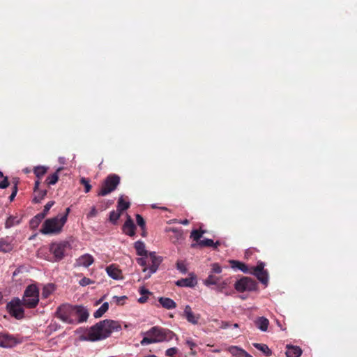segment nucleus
Masks as SVG:
<instances>
[{"label":"nucleus","instance_id":"nucleus-61","mask_svg":"<svg viewBox=\"0 0 357 357\" xmlns=\"http://www.w3.org/2000/svg\"><path fill=\"white\" fill-rule=\"evenodd\" d=\"M213 352H219L220 351V349H214L213 350Z\"/></svg>","mask_w":357,"mask_h":357},{"label":"nucleus","instance_id":"nucleus-37","mask_svg":"<svg viewBox=\"0 0 357 357\" xmlns=\"http://www.w3.org/2000/svg\"><path fill=\"white\" fill-rule=\"evenodd\" d=\"M204 231L192 230L190 237L197 243L200 241L201 237L204 234Z\"/></svg>","mask_w":357,"mask_h":357},{"label":"nucleus","instance_id":"nucleus-12","mask_svg":"<svg viewBox=\"0 0 357 357\" xmlns=\"http://www.w3.org/2000/svg\"><path fill=\"white\" fill-rule=\"evenodd\" d=\"M94 262L93 257L90 254H84L76 259L74 264L75 267L88 268Z\"/></svg>","mask_w":357,"mask_h":357},{"label":"nucleus","instance_id":"nucleus-49","mask_svg":"<svg viewBox=\"0 0 357 357\" xmlns=\"http://www.w3.org/2000/svg\"><path fill=\"white\" fill-rule=\"evenodd\" d=\"M17 187L16 185H15L13 187V192L9 197V199L10 202H12L15 199V197L17 195Z\"/></svg>","mask_w":357,"mask_h":357},{"label":"nucleus","instance_id":"nucleus-53","mask_svg":"<svg viewBox=\"0 0 357 357\" xmlns=\"http://www.w3.org/2000/svg\"><path fill=\"white\" fill-rule=\"evenodd\" d=\"M148 297L146 296H142L138 298V302L140 303H144L147 301Z\"/></svg>","mask_w":357,"mask_h":357},{"label":"nucleus","instance_id":"nucleus-28","mask_svg":"<svg viewBox=\"0 0 357 357\" xmlns=\"http://www.w3.org/2000/svg\"><path fill=\"white\" fill-rule=\"evenodd\" d=\"M78 323L86 321L89 317V312L84 307L78 306Z\"/></svg>","mask_w":357,"mask_h":357},{"label":"nucleus","instance_id":"nucleus-6","mask_svg":"<svg viewBox=\"0 0 357 357\" xmlns=\"http://www.w3.org/2000/svg\"><path fill=\"white\" fill-rule=\"evenodd\" d=\"M235 264L240 266L239 270L245 273H252L255 275L257 279L266 286L268 282V275L266 270H264L265 264L263 262H259L257 266L253 267L252 271H250L248 266L242 262H234Z\"/></svg>","mask_w":357,"mask_h":357},{"label":"nucleus","instance_id":"nucleus-36","mask_svg":"<svg viewBox=\"0 0 357 357\" xmlns=\"http://www.w3.org/2000/svg\"><path fill=\"white\" fill-rule=\"evenodd\" d=\"M121 213L116 210V211H112L109 213V220L114 223L116 224L117 220L121 216Z\"/></svg>","mask_w":357,"mask_h":357},{"label":"nucleus","instance_id":"nucleus-29","mask_svg":"<svg viewBox=\"0 0 357 357\" xmlns=\"http://www.w3.org/2000/svg\"><path fill=\"white\" fill-rule=\"evenodd\" d=\"M220 245L219 241H216L215 243L213 242L211 239L205 238L203 240H200L198 242V245L201 247H213L216 248L218 245Z\"/></svg>","mask_w":357,"mask_h":357},{"label":"nucleus","instance_id":"nucleus-21","mask_svg":"<svg viewBox=\"0 0 357 357\" xmlns=\"http://www.w3.org/2000/svg\"><path fill=\"white\" fill-rule=\"evenodd\" d=\"M255 324L258 329H259L261 331L265 332L268 330L269 321L264 317H260L255 319Z\"/></svg>","mask_w":357,"mask_h":357},{"label":"nucleus","instance_id":"nucleus-42","mask_svg":"<svg viewBox=\"0 0 357 357\" xmlns=\"http://www.w3.org/2000/svg\"><path fill=\"white\" fill-rule=\"evenodd\" d=\"M80 182L85 187V192H89L91 188V185L89 184V181L85 178H82L80 179Z\"/></svg>","mask_w":357,"mask_h":357},{"label":"nucleus","instance_id":"nucleus-39","mask_svg":"<svg viewBox=\"0 0 357 357\" xmlns=\"http://www.w3.org/2000/svg\"><path fill=\"white\" fill-rule=\"evenodd\" d=\"M54 204V201L48 202L44 206L43 211L41 213L44 214V216L45 217L47 215V214L48 213L50 209L53 206Z\"/></svg>","mask_w":357,"mask_h":357},{"label":"nucleus","instance_id":"nucleus-2","mask_svg":"<svg viewBox=\"0 0 357 357\" xmlns=\"http://www.w3.org/2000/svg\"><path fill=\"white\" fill-rule=\"evenodd\" d=\"M137 255L140 256L137 259L139 265L144 267L143 272L148 273L146 278H149L155 273L162 261V257L157 256L155 252H150L146 250L145 244L142 241H137L134 244Z\"/></svg>","mask_w":357,"mask_h":357},{"label":"nucleus","instance_id":"nucleus-58","mask_svg":"<svg viewBox=\"0 0 357 357\" xmlns=\"http://www.w3.org/2000/svg\"><path fill=\"white\" fill-rule=\"evenodd\" d=\"M178 222H179L180 224L183 225H188V224H189V221H188V220H187V219H185V220H181V221H179Z\"/></svg>","mask_w":357,"mask_h":357},{"label":"nucleus","instance_id":"nucleus-62","mask_svg":"<svg viewBox=\"0 0 357 357\" xmlns=\"http://www.w3.org/2000/svg\"><path fill=\"white\" fill-rule=\"evenodd\" d=\"M195 354V352L194 351V350H193V349H192V350H191V354H193V355H194Z\"/></svg>","mask_w":357,"mask_h":357},{"label":"nucleus","instance_id":"nucleus-4","mask_svg":"<svg viewBox=\"0 0 357 357\" xmlns=\"http://www.w3.org/2000/svg\"><path fill=\"white\" fill-rule=\"evenodd\" d=\"M75 241L73 238L52 243L50 245V252L53 255L54 261H59L63 259L66 255V252L71 250L75 246Z\"/></svg>","mask_w":357,"mask_h":357},{"label":"nucleus","instance_id":"nucleus-64","mask_svg":"<svg viewBox=\"0 0 357 357\" xmlns=\"http://www.w3.org/2000/svg\"><path fill=\"white\" fill-rule=\"evenodd\" d=\"M174 222H177V220H172Z\"/></svg>","mask_w":357,"mask_h":357},{"label":"nucleus","instance_id":"nucleus-18","mask_svg":"<svg viewBox=\"0 0 357 357\" xmlns=\"http://www.w3.org/2000/svg\"><path fill=\"white\" fill-rule=\"evenodd\" d=\"M135 225L130 218V216L128 217V220L126 221L123 226V231L130 236H132L135 234Z\"/></svg>","mask_w":357,"mask_h":357},{"label":"nucleus","instance_id":"nucleus-50","mask_svg":"<svg viewBox=\"0 0 357 357\" xmlns=\"http://www.w3.org/2000/svg\"><path fill=\"white\" fill-rule=\"evenodd\" d=\"M139 292L142 296H146V295L151 294V292L147 289H146L144 287H141L139 289Z\"/></svg>","mask_w":357,"mask_h":357},{"label":"nucleus","instance_id":"nucleus-43","mask_svg":"<svg viewBox=\"0 0 357 357\" xmlns=\"http://www.w3.org/2000/svg\"><path fill=\"white\" fill-rule=\"evenodd\" d=\"M136 221H137V225L142 229H144V227H145V221L144 220V218L139 214H137L136 215Z\"/></svg>","mask_w":357,"mask_h":357},{"label":"nucleus","instance_id":"nucleus-63","mask_svg":"<svg viewBox=\"0 0 357 357\" xmlns=\"http://www.w3.org/2000/svg\"><path fill=\"white\" fill-rule=\"evenodd\" d=\"M3 176V173L1 172H0V177H2Z\"/></svg>","mask_w":357,"mask_h":357},{"label":"nucleus","instance_id":"nucleus-13","mask_svg":"<svg viewBox=\"0 0 357 357\" xmlns=\"http://www.w3.org/2000/svg\"><path fill=\"white\" fill-rule=\"evenodd\" d=\"M17 340L13 335L7 333H0V347L3 348H10L16 345Z\"/></svg>","mask_w":357,"mask_h":357},{"label":"nucleus","instance_id":"nucleus-32","mask_svg":"<svg viewBox=\"0 0 357 357\" xmlns=\"http://www.w3.org/2000/svg\"><path fill=\"white\" fill-rule=\"evenodd\" d=\"M253 346L258 350L263 352L267 356H271L272 354L271 349L268 348V347L266 344H259V343H254Z\"/></svg>","mask_w":357,"mask_h":357},{"label":"nucleus","instance_id":"nucleus-9","mask_svg":"<svg viewBox=\"0 0 357 357\" xmlns=\"http://www.w3.org/2000/svg\"><path fill=\"white\" fill-rule=\"evenodd\" d=\"M22 305V301L18 298H16L7 304V309L13 317L17 319H20L24 317Z\"/></svg>","mask_w":357,"mask_h":357},{"label":"nucleus","instance_id":"nucleus-57","mask_svg":"<svg viewBox=\"0 0 357 357\" xmlns=\"http://www.w3.org/2000/svg\"><path fill=\"white\" fill-rule=\"evenodd\" d=\"M229 326V323H228V322H224V321H222V324H221V328H227Z\"/></svg>","mask_w":357,"mask_h":357},{"label":"nucleus","instance_id":"nucleus-22","mask_svg":"<svg viewBox=\"0 0 357 357\" xmlns=\"http://www.w3.org/2000/svg\"><path fill=\"white\" fill-rule=\"evenodd\" d=\"M158 302L164 308L167 310H172L176 307V303L172 299L167 297L159 298Z\"/></svg>","mask_w":357,"mask_h":357},{"label":"nucleus","instance_id":"nucleus-47","mask_svg":"<svg viewBox=\"0 0 357 357\" xmlns=\"http://www.w3.org/2000/svg\"><path fill=\"white\" fill-rule=\"evenodd\" d=\"M98 213V211L96 208L95 206H93L91 209V211H89V213L87 214V218H93V217H95Z\"/></svg>","mask_w":357,"mask_h":357},{"label":"nucleus","instance_id":"nucleus-30","mask_svg":"<svg viewBox=\"0 0 357 357\" xmlns=\"http://www.w3.org/2000/svg\"><path fill=\"white\" fill-rule=\"evenodd\" d=\"M130 207V202L124 199L123 196H121L119 199L117 210L121 213Z\"/></svg>","mask_w":357,"mask_h":357},{"label":"nucleus","instance_id":"nucleus-11","mask_svg":"<svg viewBox=\"0 0 357 357\" xmlns=\"http://www.w3.org/2000/svg\"><path fill=\"white\" fill-rule=\"evenodd\" d=\"M256 282L248 277H244L235 283V289L240 292L254 291L256 289Z\"/></svg>","mask_w":357,"mask_h":357},{"label":"nucleus","instance_id":"nucleus-46","mask_svg":"<svg viewBox=\"0 0 357 357\" xmlns=\"http://www.w3.org/2000/svg\"><path fill=\"white\" fill-rule=\"evenodd\" d=\"M127 297L126 296L113 297V300L119 305H123L124 300Z\"/></svg>","mask_w":357,"mask_h":357},{"label":"nucleus","instance_id":"nucleus-31","mask_svg":"<svg viewBox=\"0 0 357 357\" xmlns=\"http://www.w3.org/2000/svg\"><path fill=\"white\" fill-rule=\"evenodd\" d=\"M109 308L108 303H104L93 314L94 317L99 318L102 317Z\"/></svg>","mask_w":357,"mask_h":357},{"label":"nucleus","instance_id":"nucleus-38","mask_svg":"<svg viewBox=\"0 0 357 357\" xmlns=\"http://www.w3.org/2000/svg\"><path fill=\"white\" fill-rule=\"evenodd\" d=\"M73 311L74 312L73 313L72 312V316H71V318H72V324H78V306L77 305H75L73 306Z\"/></svg>","mask_w":357,"mask_h":357},{"label":"nucleus","instance_id":"nucleus-20","mask_svg":"<svg viewBox=\"0 0 357 357\" xmlns=\"http://www.w3.org/2000/svg\"><path fill=\"white\" fill-rule=\"evenodd\" d=\"M108 275L114 280H121L122 278L121 271L114 265H110L106 268Z\"/></svg>","mask_w":357,"mask_h":357},{"label":"nucleus","instance_id":"nucleus-3","mask_svg":"<svg viewBox=\"0 0 357 357\" xmlns=\"http://www.w3.org/2000/svg\"><path fill=\"white\" fill-rule=\"evenodd\" d=\"M145 336L141 340L142 345H147L153 343L169 342L172 340L175 334L169 329L159 326H153L144 333Z\"/></svg>","mask_w":357,"mask_h":357},{"label":"nucleus","instance_id":"nucleus-51","mask_svg":"<svg viewBox=\"0 0 357 357\" xmlns=\"http://www.w3.org/2000/svg\"><path fill=\"white\" fill-rule=\"evenodd\" d=\"M186 344L190 347V350H192L196 347V344L190 339L186 340Z\"/></svg>","mask_w":357,"mask_h":357},{"label":"nucleus","instance_id":"nucleus-44","mask_svg":"<svg viewBox=\"0 0 357 357\" xmlns=\"http://www.w3.org/2000/svg\"><path fill=\"white\" fill-rule=\"evenodd\" d=\"M93 283V282L88 278H83L82 280H79V284L82 286V287H85V286H87L89 284H91Z\"/></svg>","mask_w":357,"mask_h":357},{"label":"nucleus","instance_id":"nucleus-7","mask_svg":"<svg viewBox=\"0 0 357 357\" xmlns=\"http://www.w3.org/2000/svg\"><path fill=\"white\" fill-rule=\"evenodd\" d=\"M22 301L23 305L28 308L37 306L39 302V290L36 284H30L26 288Z\"/></svg>","mask_w":357,"mask_h":357},{"label":"nucleus","instance_id":"nucleus-35","mask_svg":"<svg viewBox=\"0 0 357 357\" xmlns=\"http://www.w3.org/2000/svg\"><path fill=\"white\" fill-rule=\"evenodd\" d=\"M218 282V278L210 274L208 278L204 280V284L206 286L216 284Z\"/></svg>","mask_w":357,"mask_h":357},{"label":"nucleus","instance_id":"nucleus-33","mask_svg":"<svg viewBox=\"0 0 357 357\" xmlns=\"http://www.w3.org/2000/svg\"><path fill=\"white\" fill-rule=\"evenodd\" d=\"M35 193H36V195L33 198V202L35 203H39L46 196L47 191L45 190H38V191L35 192Z\"/></svg>","mask_w":357,"mask_h":357},{"label":"nucleus","instance_id":"nucleus-25","mask_svg":"<svg viewBox=\"0 0 357 357\" xmlns=\"http://www.w3.org/2000/svg\"><path fill=\"white\" fill-rule=\"evenodd\" d=\"M63 168L62 167H60L56 169L55 173L47 176V178L46 179V182L47 183L48 185H54L58 181L59 172H61V170H63Z\"/></svg>","mask_w":357,"mask_h":357},{"label":"nucleus","instance_id":"nucleus-1","mask_svg":"<svg viewBox=\"0 0 357 357\" xmlns=\"http://www.w3.org/2000/svg\"><path fill=\"white\" fill-rule=\"evenodd\" d=\"M121 330V324L116 321L105 319L86 329H79V339L82 341L96 342L108 337L114 331Z\"/></svg>","mask_w":357,"mask_h":357},{"label":"nucleus","instance_id":"nucleus-52","mask_svg":"<svg viewBox=\"0 0 357 357\" xmlns=\"http://www.w3.org/2000/svg\"><path fill=\"white\" fill-rule=\"evenodd\" d=\"M234 262H239L238 261H235V260H231L229 261L231 266V268H234V269H238L239 270V267L240 266L238 265V264H234Z\"/></svg>","mask_w":357,"mask_h":357},{"label":"nucleus","instance_id":"nucleus-5","mask_svg":"<svg viewBox=\"0 0 357 357\" xmlns=\"http://www.w3.org/2000/svg\"><path fill=\"white\" fill-rule=\"evenodd\" d=\"M66 224V218L56 217L47 219L40 229V232L43 234H58L61 231Z\"/></svg>","mask_w":357,"mask_h":357},{"label":"nucleus","instance_id":"nucleus-45","mask_svg":"<svg viewBox=\"0 0 357 357\" xmlns=\"http://www.w3.org/2000/svg\"><path fill=\"white\" fill-rule=\"evenodd\" d=\"M212 272L215 273H220L222 272V267L217 263L211 265Z\"/></svg>","mask_w":357,"mask_h":357},{"label":"nucleus","instance_id":"nucleus-34","mask_svg":"<svg viewBox=\"0 0 357 357\" xmlns=\"http://www.w3.org/2000/svg\"><path fill=\"white\" fill-rule=\"evenodd\" d=\"M47 167L45 166H37L34 168L33 172L35 175L40 178L47 172Z\"/></svg>","mask_w":357,"mask_h":357},{"label":"nucleus","instance_id":"nucleus-16","mask_svg":"<svg viewBox=\"0 0 357 357\" xmlns=\"http://www.w3.org/2000/svg\"><path fill=\"white\" fill-rule=\"evenodd\" d=\"M13 239L9 237L0 239V252H8L13 249Z\"/></svg>","mask_w":357,"mask_h":357},{"label":"nucleus","instance_id":"nucleus-8","mask_svg":"<svg viewBox=\"0 0 357 357\" xmlns=\"http://www.w3.org/2000/svg\"><path fill=\"white\" fill-rule=\"evenodd\" d=\"M120 183V177L116 174L109 175L105 179L98 192L99 196H105L114 191Z\"/></svg>","mask_w":357,"mask_h":357},{"label":"nucleus","instance_id":"nucleus-41","mask_svg":"<svg viewBox=\"0 0 357 357\" xmlns=\"http://www.w3.org/2000/svg\"><path fill=\"white\" fill-rule=\"evenodd\" d=\"M177 269L180 271L182 273H185L187 272V268L185 264L183 261H178L176 264Z\"/></svg>","mask_w":357,"mask_h":357},{"label":"nucleus","instance_id":"nucleus-23","mask_svg":"<svg viewBox=\"0 0 357 357\" xmlns=\"http://www.w3.org/2000/svg\"><path fill=\"white\" fill-rule=\"evenodd\" d=\"M287 357H299L302 354V350L299 347L287 345Z\"/></svg>","mask_w":357,"mask_h":357},{"label":"nucleus","instance_id":"nucleus-24","mask_svg":"<svg viewBox=\"0 0 357 357\" xmlns=\"http://www.w3.org/2000/svg\"><path fill=\"white\" fill-rule=\"evenodd\" d=\"M55 290V287L53 284H45L42 290V297L43 298H48Z\"/></svg>","mask_w":357,"mask_h":357},{"label":"nucleus","instance_id":"nucleus-55","mask_svg":"<svg viewBox=\"0 0 357 357\" xmlns=\"http://www.w3.org/2000/svg\"><path fill=\"white\" fill-rule=\"evenodd\" d=\"M39 185H40V182L39 181H36L35 182V185H34V192H36V191H38V188H39Z\"/></svg>","mask_w":357,"mask_h":357},{"label":"nucleus","instance_id":"nucleus-48","mask_svg":"<svg viewBox=\"0 0 357 357\" xmlns=\"http://www.w3.org/2000/svg\"><path fill=\"white\" fill-rule=\"evenodd\" d=\"M9 183L7 177H5L3 181L0 182V189H5L8 186Z\"/></svg>","mask_w":357,"mask_h":357},{"label":"nucleus","instance_id":"nucleus-27","mask_svg":"<svg viewBox=\"0 0 357 357\" xmlns=\"http://www.w3.org/2000/svg\"><path fill=\"white\" fill-rule=\"evenodd\" d=\"M22 218L19 216L10 215L8 218L6 222V227L10 228L15 225H18L21 222Z\"/></svg>","mask_w":357,"mask_h":357},{"label":"nucleus","instance_id":"nucleus-17","mask_svg":"<svg viewBox=\"0 0 357 357\" xmlns=\"http://www.w3.org/2000/svg\"><path fill=\"white\" fill-rule=\"evenodd\" d=\"M166 232L172 231L173 235L170 237V240L174 244L178 243L183 239V231L181 229L176 228H166Z\"/></svg>","mask_w":357,"mask_h":357},{"label":"nucleus","instance_id":"nucleus-26","mask_svg":"<svg viewBox=\"0 0 357 357\" xmlns=\"http://www.w3.org/2000/svg\"><path fill=\"white\" fill-rule=\"evenodd\" d=\"M44 218V214L41 213L37 214L30 220V227L33 229L37 228Z\"/></svg>","mask_w":357,"mask_h":357},{"label":"nucleus","instance_id":"nucleus-10","mask_svg":"<svg viewBox=\"0 0 357 357\" xmlns=\"http://www.w3.org/2000/svg\"><path fill=\"white\" fill-rule=\"evenodd\" d=\"M72 312H74L73 305L63 304L58 307L56 314V317L63 322L72 324Z\"/></svg>","mask_w":357,"mask_h":357},{"label":"nucleus","instance_id":"nucleus-19","mask_svg":"<svg viewBox=\"0 0 357 357\" xmlns=\"http://www.w3.org/2000/svg\"><path fill=\"white\" fill-rule=\"evenodd\" d=\"M176 284L178 287H193L197 284V280L195 277L192 276L177 280Z\"/></svg>","mask_w":357,"mask_h":357},{"label":"nucleus","instance_id":"nucleus-59","mask_svg":"<svg viewBox=\"0 0 357 357\" xmlns=\"http://www.w3.org/2000/svg\"><path fill=\"white\" fill-rule=\"evenodd\" d=\"M24 172H26V173H29L30 172V170L29 169H24Z\"/></svg>","mask_w":357,"mask_h":357},{"label":"nucleus","instance_id":"nucleus-60","mask_svg":"<svg viewBox=\"0 0 357 357\" xmlns=\"http://www.w3.org/2000/svg\"><path fill=\"white\" fill-rule=\"evenodd\" d=\"M234 328H238V324H234Z\"/></svg>","mask_w":357,"mask_h":357},{"label":"nucleus","instance_id":"nucleus-40","mask_svg":"<svg viewBox=\"0 0 357 357\" xmlns=\"http://www.w3.org/2000/svg\"><path fill=\"white\" fill-rule=\"evenodd\" d=\"M178 349L176 347H172L166 350L165 354L169 357H174L176 354L178 353Z\"/></svg>","mask_w":357,"mask_h":357},{"label":"nucleus","instance_id":"nucleus-14","mask_svg":"<svg viewBox=\"0 0 357 357\" xmlns=\"http://www.w3.org/2000/svg\"><path fill=\"white\" fill-rule=\"evenodd\" d=\"M183 314L188 322L192 324H197L200 315L199 314H195L190 305H185Z\"/></svg>","mask_w":357,"mask_h":357},{"label":"nucleus","instance_id":"nucleus-54","mask_svg":"<svg viewBox=\"0 0 357 357\" xmlns=\"http://www.w3.org/2000/svg\"><path fill=\"white\" fill-rule=\"evenodd\" d=\"M70 208H67L66 210V213L64 215H59V217H65L66 218V222L67 221V219H68V214L70 213Z\"/></svg>","mask_w":357,"mask_h":357},{"label":"nucleus","instance_id":"nucleus-15","mask_svg":"<svg viewBox=\"0 0 357 357\" xmlns=\"http://www.w3.org/2000/svg\"><path fill=\"white\" fill-rule=\"evenodd\" d=\"M227 350L234 357H252L247 351L238 346H230Z\"/></svg>","mask_w":357,"mask_h":357},{"label":"nucleus","instance_id":"nucleus-56","mask_svg":"<svg viewBox=\"0 0 357 357\" xmlns=\"http://www.w3.org/2000/svg\"><path fill=\"white\" fill-rule=\"evenodd\" d=\"M59 162L60 164L64 165L66 163V158L64 157H59Z\"/></svg>","mask_w":357,"mask_h":357}]
</instances>
